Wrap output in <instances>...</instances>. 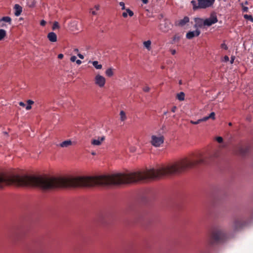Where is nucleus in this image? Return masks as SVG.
I'll use <instances>...</instances> for the list:
<instances>
[{"mask_svg":"<svg viewBox=\"0 0 253 253\" xmlns=\"http://www.w3.org/2000/svg\"><path fill=\"white\" fill-rule=\"evenodd\" d=\"M250 147L248 145H239L235 148V152L241 156H245L249 151Z\"/></svg>","mask_w":253,"mask_h":253,"instance_id":"423d86ee","label":"nucleus"},{"mask_svg":"<svg viewBox=\"0 0 253 253\" xmlns=\"http://www.w3.org/2000/svg\"><path fill=\"white\" fill-rule=\"evenodd\" d=\"M2 21L5 22L9 25H11L12 23V19L9 16H4L0 19V22Z\"/></svg>","mask_w":253,"mask_h":253,"instance_id":"f3484780","label":"nucleus"},{"mask_svg":"<svg viewBox=\"0 0 253 253\" xmlns=\"http://www.w3.org/2000/svg\"><path fill=\"white\" fill-rule=\"evenodd\" d=\"M226 238V236L223 231L218 228H214L211 231L208 242L210 245L218 244L223 242Z\"/></svg>","mask_w":253,"mask_h":253,"instance_id":"7ed1b4c3","label":"nucleus"},{"mask_svg":"<svg viewBox=\"0 0 253 253\" xmlns=\"http://www.w3.org/2000/svg\"><path fill=\"white\" fill-rule=\"evenodd\" d=\"M129 10H130V9H129V8H127V9H126V12L127 14V13H128Z\"/></svg>","mask_w":253,"mask_h":253,"instance_id":"864d4df0","label":"nucleus"},{"mask_svg":"<svg viewBox=\"0 0 253 253\" xmlns=\"http://www.w3.org/2000/svg\"><path fill=\"white\" fill-rule=\"evenodd\" d=\"M95 8L96 9V10H98L99 8V6L98 5H95Z\"/></svg>","mask_w":253,"mask_h":253,"instance_id":"3c124183","label":"nucleus"},{"mask_svg":"<svg viewBox=\"0 0 253 253\" xmlns=\"http://www.w3.org/2000/svg\"><path fill=\"white\" fill-rule=\"evenodd\" d=\"M105 140V137L102 136L101 137H98V139H93L91 141V144L93 145H100L102 142Z\"/></svg>","mask_w":253,"mask_h":253,"instance_id":"2eb2a0df","label":"nucleus"},{"mask_svg":"<svg viewBox=\"0 0 253 253\" xmlns=\"http://www.w3.org/2000/svg\"><path fill=\"white\" fill-rule=\"evenodd\" d=\"M76 63L77 64H78V65H80V64H81L82 63V61L80 60H79V59L76 60Z\"/></svg>","mask_w":253,"mask_h":253,"instance_id":"a18cd8bd","label":"nucleus"},{"mask_svg":"<svg viewBox=\"0 0 253 253\" xmlns=\"http://www.w3.org/2000/svg\"><path fill=\"white\" fill-rule=\"evenodd\" d=\"M6 32L3 29H0V41H2L6 36Z\"/></svg>","mask_w":253,"mask_h":253,"instance_id":"4be33fe9","label":"nucleus"},{"mask_svg":"<svg viewBox=\"0 0 253 253\" xmlns=\"http://www.w3.org/2000/svg\"><path fill=\"white\" fill-rule=\"evenodd\" d=\"M229 126H231V125H232V123H229Z\"/></svg>","mask_w":253,"mask_h":253,"instance_id":"680f3d73","label":"nucleus"},{"mask_svg":"<svg viewBox=\"0 0 253 253\" xmlns=\"http://www.w3.org/2000/svg\"><path fill=\"white\" fill-rule=\"evenodd\" d=\"M75 51H79V50H78V49L76 48V49H75Z\"/></svg>","mask_w":253,"mask_h":253,"instance_id":"bf43d9fd","label":"nucleus"},{"mask_svg":"<svg viewBox=\"0 0 253 253\" xmlns=\"http://www.w3.org/2000/svg\"><path fill=\"white\" fill-rule=\"evenodd\" d=\"M36 1L35 0H29L28 5L30 7H34L35 6Z\"/></svg>","mask_w":253,"mask_h":253,"instance_id":"cd10ccee","label":"nucleus"},{"mask_svg":"<svg viewBox=\"0 0 253 253\" xmlns=\"http://www.w3.org/2000/svg\"><path fill=\"white\" fill-rule=\"evenodd\" d=\"M19 105L21 106H23V107H24L25 106V104L24 102H19Z\"/></svg>","mask_w":253,"mask_h":253,"instance_id":"49530a36","label":"nucleus"},{"mask_svg":"<svg viewBox=\"0 0 253 253\" xmlns=\"http://www.w3.org/2000/svg\"><path fill=\"white\" fill-rule=\"evenodd\" d=\"M120 115L121 120L122 121H124L126 119V113L124 111L122 110L120 112Z\"/></svg>","mask_w":253,"mask_h":253,"instance_id":"393cba45","label":"nucleus"},{"mask_svg":"<svg viewBox=\"0 0 253 253\" xmlns=\"http://www.w3.org/2000/svg\"><path fill=\"white\" fill-rule=\"evenodd\" d=\"M60 28V26L59 23L57 21H54L53 22V25L52 26V30H55L57 29H59Z\"/></svg>","mask_w":253,"mask_h":253,"instance_id":"a878e982","label":"nucleus"},{"mask_svg":"<svg viewBox=\"0 0 253 253\" xmlns=\"http://www.w3.org/2000/svg\"><path fill=\"white\" fill-rule=\"evenodd\" d=\"M151 42L150 40L145 41L143 42L144 45L148 50H150V49L151 48Z\"/></svg>","mask_w":253,"mask_h":253,"instance_id":"b1692460","label":"nucleus"},{"mask_svg":"<svg viewBox=\"0 0 253 253\" xmlns=\"http://www.w3.org/2000/svg\"><path fill=\"white\" fill-rule=\"evenodd\" d=\"M170 28V24L167 21H164L159 25L160 29L163 32H168Z\"/></svg>","mask_w":253,"mask_h":253,"instance_id":"9d476101","label":"nucleus"},{"mask_svg":"<svg viewBox=\"0 0 253 253\" xmlns=\"http://www.w3.org/2000/svg\"><path fill=\"white\" fill-rule=\"evenodd\" d=\"M5 26V24L2 23V25H1V27H4Z\"/></svg>","mask_w":253,"mask_h":253,"instance_id":"4d7b16f0","label":"nucleus"},{"mask_svg":"<svg viewBox=\"0 0 253 253\" xmlns=\"http://www.w3.org/2000/svg\"><path fill=\"white\" fill-rule=\"evenodd\" d=\"M4 133L5 134L8 135V133H7V132H4Z\"/></svg>","mask_w":253,"mask_h":253,"instance_id":"052dcab7","label":"nucleus"},{"mask_svg":"<svg viewBox=\"0 0 253 253\" xmlns=\"http://www.w3.org/2000/svg\"><path fill=\"white\" fill-rule=\"evenodd\" d=\"M164 140L165 137L164 135L161 134H159L158 135H152L151 136L150 143L153 146L158 147L164 143Z\"/></svg>","mask_w":253,"mask_h":253,"instance_id":"39448f33","label":"nucleus"},{"mask_svg":"<svg viewBox=\"0 0 253 253\" xmlns=\"http://www.w3.org/2000/svg\"><path fill=\"white\" fill-rule=\"evenodd\" d=\"M170 52L172 55H174V49H170Z\"/></svg>","mask_w":253,"mask_h":253,"instance_id":"09e8293b","label":"nucleus"},{"mask_svg":"<svg viewBox=\"0 0 253 253\" xmlns=\"http://www.w3.org/2000/svg\"><path fill=\"white\" fill-rule=\"evenodd\" d=\"M174 106H173V107H171V111L172 112H174Z\"/></svg>","mask_w":253,"mask_h":253,"instance_id":"5fc2aeb1","label":"nucleus"},{"mask_svg":"<svg viewBox=\"0 0 253 253\" xmlns=\"http://www.w3.org/2000/svg\"><path fill=\"white\" fill-rule=\"evenodd\" d=\"M216 140L218 143H222L223 141V138L220 136L217 137L216 138Z\"/></svg>","mask_w":253,"mask_h":253,"instance_id":"c756f323","label":"nucleus"},{"mask_svg":"<svg viewBox=\"0 0 253 253\" xmlns=\"http://www.w3.org/2000/svg\"><path fill=\"white\" fill-rule=\"evenodd\" d=\"M242 10H243V12H248V7L243 6V3H242Z\"/></svg>","mask_w":253,"mask_h":253,"instance_id":"473e14b6","label":"nucleus"},{"mask_svg":"<svg viewBox=\"0 0 253 253\" xmlns=\"http://www.w3.org/2000/svg\"><path fill=\"white\" fill-rule=\"evenodd\" d=\"M195 24L194 26V27L196 29L198 28H202L205 25V20H203L200 18H195Z\"/></svg>","mask_w":253,"mask_h":253,"instance_id":"9b49d317","label":"nucleus"},{"mask_svg":"<svg viewBox=\"0 0 253 253\" xmlns=\"http://www.w3.org/2000/svg\"><path fill=\"white\" fill-rule=\"evenodd\" d=\"M243 225V223L242 222V221L239 219H236L233 223V228L235 230H237L241 228Z\"/></svg>","mask_w":253,"mask_h":253,"instance_id":"ddd939ff","label":"nucleus"},{"mask_svg":"<svg viewBox=\"0 0 253 253\" xmlns=\"http://www.w3.org/2000/svg\"><path fill=\"white\" fill-rule=\"evenodd\" d=\"M105 74L108 77H111L114 75V72L111 68H108L106 70Z\"/></svg>","mask_w":253,"mask_h":253,"instance_id":"aec40b11","label":"nucleus"},{"mask_svg":"<svg viewBox=\"0 0 253 253\" xmlns=\"http://www.w3.org/2000/svg\"><path fill=\"white\" fill-rule=\"evenodd\" d=\"M91 13H92V15H96V12L95 11H92L91 12Z\"/></svg>","mask_w":253,"mask_h":253,"instance_id":"603ef678","label":"nucleus"},{"mask_svg":"<svg viewBox=\"0 0 253 253\" xmlns=\"http://www.w3.org/2000/svg\"><path fill=\"white\" fill-rule=\"evenodd\" d=\"M214 0H192L191 3L193 6V10L199 8H206L211 6L214 2Z\"/></svg>","mask_w":253,"mask_h":253,"instance_id":"20e7f679","label":"nucleus"},{"mask_svg":"<svg viewBox=\"0 0 253 253\" xmlns=\"http://www.w3.org/2000/svg\"><path fill=\"white\" fill-rule=\"evenodd\" d=\"M217 18L215 15H211V16L205 20V25L211 26L217 22Z\"/></svg>","mask_w":253,"mask_h":253,"instance_id":"6e6552de","label":"nucleus"},{"mask_svg":"<svg viewBox=\"0 0 253 253\" xmlns=\"http://www.w3.org/2000/svg\"><path fill=\"white\" fill-rule=\"evenodd\" d=\"M179 84H182V81L181 80H180L179 81Z\"/></svg>","mask_w":253,"mask_h":253,"instance_id":"6e6d98bb","label":"nucleus"},{"mask_svg":"<svg viewBox=\"0 0 253 253\" xmlns=\"http://www.w3.org/2000/svg\"><path fill=\"white\" fill-rule=\"evenodd\" d=\"M63 56H64L63 54L62 53H60L58 55V58H59L60 59H62L63 58Z\"/></svg>","mask_w":253,"mask_h":253,"instance_id":"ea45409f","label":"nucleus"},{"mask_svg":"<svg viewBox=\"0 0 253 253\" xmlns=\"http://www.w3.org/2000/svg\"><path fill=\"white\" fill-rule=\"evenodd\" d=\"M76 59H77V58L75 56H71V57L70 58V60L72 62H75V61H76Z\"/></svg>","mask_w":253,"mask_h":253,"instance_id":"e433bc0d","label":"nucleus"},{"mask_svg":"<svg viewBox=\"0 0 253 253\" xmlns=\"http://www.w3.org/2000/svg\"><path fill=\"white\" fill-rule=\"evenodd\" d=\"M95 84L100 87H103L106 83L105 78L99 74L97 75L94 78Z\"/></svg>","mask_w":253,"mask_h":253,"instance_id":"0eeeda50","label":"nucleus"},{"mask_svg":"<svg viewBox=\"0 0 253 253\" xmlns=\"http://www.w3.org/2000/svg\"><path fill=\"white\" fill-rule=\"evenodd\" d=\"M176 98L179 101H183L185 98V94L183 92H180L176 95Z\"/></svg>","mask_w":253,"mask_h":253,"instance_id":"6ab92c4d","label":"nucleus"},{"mask_svg":"<svg viewBox=\"0 0 253 253\" xmlns=\"http://www.w3.org/2000/svg\"><path fill=\"white\" fill-rule=\"evenodd\" d=\"M32 108V107L30 105L28 104L26 106V109L28 110H30Z\"/></svg>","mask_w":253,"mask_h":253,"instance_id":"c03bdc74","label":"nucleus"},{"mask_svg":"<svg viewBox=\"0 0 253 253\" xmlns=\"http://www.w3.org/2000/svg\"><path fill=\"white\" fill-rule=\"evenodd\" d=\"M146 180L147 169L129 174L118 173L109 175L69 177L20 175L11 172H0V189L5 186L15 185L36 187L46 191L59 188L115 185L138 182Z\"/></svg>","mask_w":253,"mask_h":253,"instance_id":"f257e3e1","label":"nucleus"},{"mask_svg":"<svg viewBox=\"0 0 253 253\" xmlns=\"http://www.w3.org/2000/svg\"><path fill=\"white\" fill-rule=\"evenodd\" d=\"M14 9L15 10L14 15L16 16H19L22 11V6L18 4H16L14 6Z\"/></svg>","mask_w":253,"mask_h":253,"instance_id":"4468645a","label":"nucleus"},{"mask_svg":"<svg viewBox=\"0 0 253 253\" xmlns=\"http://www.w3.org/2000/svg\"><path fill=\"white\" fill-rule=\"evenodd\" d=\"M199 253H208L207 252L205 251H201Z\"/></svg>","mask_w":253,"mask_h":253,"instance_id":"8fccbe9b","label":"nucleus"},{"mask_svg":"<svg viewBox=\"0 0 253 253\" xmlns=\"http://www.w3.org/2000/svg\"><path fill=\"white\" fill-rule=\"evenodd\" d=\"M22 19H23V18H20V20H22Z\"/></svg>","mask_w":253,"mask_h":253,"instance_id":"0e129e2a","label":"nucleus"},{"mask_svg":"<svg viewBox=\"0 0 253 253\" xmlns=\"http://www.w3.org/2000/svg\"><path fill=\"white\" fill-rule=\"evenodd\" d=\"M201 33V31L200 30L197 29L195 31H189L188 32L186 35V37L187 39L191 40L194 37H197L200 35Z\"/></svg>","mask_w":253,"mask_h":253,"instance_id":"1a4fd4ad","label":"nucleus"},{"mask_svg":"<svg viewBox=\"0 0 253 253\" xmlns=\"http://www.w3.org/2000/svg\"><path fill=\"white\" fill-rule=\"evenodd\" d=\"M189 21V19L188 17H185L183 19H181L179 22L178 25L180 26H184L187 23H188Z\"/></svg>","mask_w":253,"mask_h":253,"instance_id":"a211bd4d","label":"nucleus"},{"mask_svg":"<svg viewBox=\"0 0 253 253\" xmlns=\"http://www.w3.org/2000/svg\"><path fill=\"white\" fill-rule=\"evenodd\" d=\"M27 103H28V104L30 105L31 106V105H33L34 103V102L32 100L29 99L27 101Z\"/></svg>","mask_w":253,"mask_h":253,"instance_id":"c9c22d12","label":"nucleus"},{"mask_svg":"<svg viewBox=\"0 0 253 253\" xmlns=\"http://www.w3.org/2000/svg\"><path fill=\"white\" fill-rule=\"evenodd\" d=\"M46 22L45 20H42L40 22V25L42 26H44L46 24Z\"/></svg>","mask_w":253,"mask_h":253,"instance_id":"f704fd0d","label":"nucleus"},{"mask_svg":"<svg viewBox=\"0 0 253 253\" xmlns=\"http://www.w3.org/2000/svg\"><path fill=\"white\" fill-rule=\"evenodd\" d=\"M119 4L121 6H122V9L124 10L125 9V4L124 2L121 1L119 3Z\"/></svg>","mask_w":253,"mask_h":253,"instance_id":"2f4dec72","label":"nucleus"},{"mask_svg":"<svg viewBox=\"0 0 253 253\" xmlns=\"http://www.w3.org/2000/svg\"><path fill=\"white\" fill-rule=\"evenodd\" d=\"M229 57H228V56L225 55V56L224 57V61H225V62H227V61H229Z\"/></svg>","mask_w":253,"mask_h":253,"instance_id":"58836bf2","label":"nucleus"},{"mask_svg":"<svg viewBox=\"0 0 253 253\" xmlns=\"http://www.w3.org/2000/svg\"><path fill=\"white\" fill-rule=\"evenodd\" d=\"M142 1L144 4H147L148 2V0H142Z\"/></svg>","mask_w":253,"mask_h":253,"instance_id":"de8ad7c7","label":"nucleus"},{"mask_svg":"<svg viewBox=\"0 0 253 253\" xmlns=\"http://www.w3.org/2000/svg\"><path fill=\"white\" fill-rule=\"evenodd\" d=\"M203 122H205V120H203V118L202 119L198 120L197 121H194L191 120L190 121V123L193 125H197Z\"/></svg>","mask_w":253,"mask_h":253,"instance_id":"bb28decb","label":"nucleus"},{"mask_svg":"<svg viewBox=\"0 0 253 253\" xmlns=\"http://www.w3.org/2000/svg\"><path fill=\"white\" fill-rule=\"evenodd\" d=\"M244 17L245 19L247 20H249L251 21V22H253V17L251 15H248V14H245L244 15Z\"/></svg>","mask_w":253,"mask_h":253,"instance_id":"c85d7f7f","label":"nucleus"},{"mask_svg":"<svg viewBox=\"0 0 253 253\" xmlns=\"http://www.w3.org/2000/svg\"><path fill=\"white\" fill-rule=\"evenodd\" d=\"M128 14L130 17H132L134 15V13L132 10H130L129 11Z\"/></svg>","mask_w":253,"mask_h":253,"instance_id":"4c0bfd02","label":"nucleus"},{"mask_svg":"<svg viewBox=\"0 0 253 253\" xmlns=\"http://www.w3.org/2000/svg\"><path fill=\"white\" fill-rule=\"evenodd\" d=\"M78 56H79V57L82 59H84V56L83 55H82V54L81 53H79L78 54Z\"/></svg>","mask_w":253,"mask_h":253,"instance_id":"79ce46f5","label":"nucleus"},{"mask_svg":"<svg viewBox=\"0 0 253 253\" xmlns=\"http://www.w3.org/2000/svg\"><path fill=\"white\" fill-rule=\"evenodd\" d=\"M235 56H232L231 58V60H230V63L231 64H233L234 61V60H235Z\"/></svg>","mask_w":253,"mask_h":253,"instance_id":"a19ab883","label":"nucleus"},{"mask_svg":"<svg viewBox=\"0 0 253 253\" xmlns=\"http://www.w3.org/2000/svg\"><path fill=\"white\" fill-rule=\"evenodd\" d=\"M221 48L224 49L225 50L228 49V47L225 43H223L221 44Z\"/></svg>","mask_w":253,"mask_h":253,"instance_id":"7c9ffc66","label":"nucleus"},{"mask_svg":"<svg viewBox=\"0 0 253 253\" xmlns=\"http://www.w3.org/2000/svg\"><path fill=\"white\" fill-rule=\"evenodd\" d=\"M209 119H211L212 120L215 119V113L214 112H211L208 116L203 118V120H205V122Z\"/></svg>","mask_w":253,"mask_h":253,"instance_id":"412c9836","label":"nucleus"},{"mask_svg":"<svg viewBox=\"0 0 253 253\" xmlns=\"http://www.w3.org/2000/svg\"><path fill=\"white\" fill-rule=\"evenodd\" d=\"M91 154L93 155H95V152H92Z\"/></svg>","mask_w":253,"mask_h":253,"instance_id":"13d9d810","label":"nucleus"},{"mask_svg":"<svg viewBox=\"0 0 253 253\" xmlns=\"http://www.w3.org/2000/svg\"><path fill=\"white\" fill-rule=\"evenodd\" d=\"M47 38L48 39V40L52 42H55L57 41V37L56 34L52 32H49L47 34Z\"/></svg>","mask_w":253,"mask_h":253,"instance_id":"f8f14e48","label":"nucleus"},{"mask_svg":"<svg viewBox=\"0 0 253 253\" xmlns=\"http://www.w3.org/2000/svg\"><path fill=\"white\" fill-rule=\"evenodd\" d=\"M150 87H148V86H145L143 88V90L144 91V92H148L150 91Z\"/></svg>","mask_w":253,"mask_h":253,"instance_id":"72a5a7b5","label":"nucleus"},{"mask_svg":"<svg viewBox=\"0 0 253 253\" xmlns=\"http://www.w3.org/2000/svg\"><path fill=\"white\" fill-rule=\"evenodd\" d=\"M92 65L97 69H101L102 67L101 64H98V62L97 61H93Z\"/></svg>","mask_w":253,"mask_h":253,"instance_id":"5701e85b","label":"nucleus"},{"mask_svg":"<svg viewBox=\"0 0 253 253\" xmlns=\"http://www.w3.org/2000/svg\"><path fill=\"white\" fill-rule=\"evenodd\" d=\"M208 163L207 159L203 157L201 153L194 154L189 159L175 162V173L181 172L200 164H207Z\"/></svg>","mask_w":253,"mask_h":253,"instance_id":"f03ea898","label":"nucleus"},{"mask_svg":"<svg viewBox=\"0 0 253 253\" xmlns=\"http://www.w3.org/2000/svg\"><path fill=\"white\" fill-rule=\"evenodd\" d=\"M72 144V142L70 140H65L60 144L61 147H67Z\"/></svg>","mask_w":253,"mask_h":253,"instance_id":"dca6fc26","label":"nucleus"},{"mask_svg":"<svg viewBox=\"0 0 253 253\" xmlns=\"http://www.w3.org/2000/svg\"><path fill=\"white\" fill-rule=\"evenodd\" d=\"M245 4H248V2L247 1H246L245 2Z\"/></svg>","mask_w":253,"mask_h":253,"instance_id":"e2e57ef3","label":"nucleus"},{"mask_svg":"<svg viewBox=\"0 0 253 253\" xmlns=\"http://www.w3.org/2000/svg\"><path fill=\"white\" fill-rule=\"evenodd\" d=\"M122 16H123V17L126 18L127 16V14L126 12H124L123 13Z\"/></svg>","mask_w":253,"mask_h":253,"instance_id":"37998d69","label":"nucleus"}]
</instances>
